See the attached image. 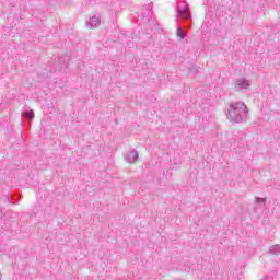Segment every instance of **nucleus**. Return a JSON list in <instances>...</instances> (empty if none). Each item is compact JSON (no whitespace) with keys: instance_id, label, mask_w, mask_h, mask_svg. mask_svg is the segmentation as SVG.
<instances>
[{"instance_id":"obj_1","label":"nucleus","mask_w":280,"mask_h":280,"mask_svg":"<svg viewBox=\"0 0 280 280\" xmlns=\"http://www.w3.org/2000/svg\"><path fill=\"white\" fill-rule=\"evenodd\" d=\"M226 117L234 124H242L248 119V107L244 102H232L228 109Z\"/></svg>"},{"instance_id":"obj_2","label":"nucleus","mask_w":280,"mask_h":280,"mask_svg":"<svg viewBox=\"0 0 280 280\" xmlns=\"http://www.w3.org/2000/svg\"><path fill=\"white\" fill-rule=\"evenodd\" d=\"M177 14L182 21L191 22V11H189V5L185 2L177 8Z\"/></svg>"},{"instance_id":"obj_3","label":"nucleus","mask_w":280,"mask_h":280,"mask_svg":"<svg viewBox=\"0 0 280 280\" xmlns=\"http://www.w3.org/2000/svg\"><path fill=\"white\" fill-rule=\"evenodd\" d=\"M250 86V81L246 79H238L234 82L235 91H244V89H248Z\"/></svg>"},{"instance_id":"obj_4","label":"nucleus","mask_w":280,"mask_h":280,"mask_svg":"<svg viewBox=\"0 0 280 280\" xmlns=\"http://www.w3.org/2000/svg\"><path fill=\"white\" fill-rule=\"evenodd\" d=\"M138 18L144 21V23H149L150 19H152V11H150V9L148 8L142 9L141 12L138 14Z\"/></svg>"},{"instance_id":"obj_5","label":"nucleus","mask_w":280,"mask_h":280,"mask_svg":"<svg viewBox=\"0 0 280 280\" xmlns=\"http://www.w3.org/2000/svg\"><path fill=\"white\" fill-rule=\"evenodd\" d=\"M102 23V19H100L97 15H94L90 18V21L86 22V27H90V30H93V27H97Z\"/></svg>"},{"instance_id":"obj_6","label":"nucleus","mask_w":280,"mask_h":280,"mask_svg":"<svg viewBox=\"0 0 280 280\" xmlns=\"http://www.w3.org/2000/svg\"><path fill=\"white\" fill-rule=\"evenodd\" d=\"M137 159H139V153L136 150L130 151L125 156V161H127V163H137Z\"/></svg>"},{"instance_id":"obj_7","label":"nucleus","mask_w":280,"mask_h":280,"mask_svg":"<svg viewBox=\"0 0 280 280\" xmlns=\"http://www.w3.org/2000/svg\"><path fill=\"white\" fill-rule=\"evenodd\" d=\"M280 254V244L273 245L269 248V255H279Z\"/></svg>"},{"instance_id":"obj_8","label":"nucleus","mask_w":280,"mask_h":280,"mask_svg":"<svg viewBox=\"0 0 280 280\" xmlns=\"http://www.w3.org/2000/svg\"><path fill=\"white\" fill-rule=\"evenodd\" d=\"M176 34H177L178 38H180V40H183L187 37V33H185V31H183V27H177Z\"/></svg>"},{"instance_id":"obj_9","label":"nucleus","mask_w":280,"mask_h":280,"mask_svg":"<svg viewBox=\"0 0 280 280\" xmlns=\"http://www.w3.org/2000/svg\"><path fill=\"white\" fill-rule=\"evenodd\" d=\"M23 116L28 119V121H32V119H34V110H27L23 113Z\"/></svg>"},{"instance_id":"obj_10","label":"nucleus","mask_w":280,"mask_h":280,"mask_svg":"<svg viewBox=\"0 0 280 280\" xmlns=\"http://www.w3.org/2000/svg\"><path fill=\"white\" fill-rule=\"evenodd\" d=\"M267 199L261 197H255V205H262V207H266Z\"/></svg>"},{"instance_id":"obj_11","label":"nucleus","mask_w":280,"mask_h":280,"mask_svg":"<svg viewBox=\"0 0 280 280\" xmlns=\"http://www.w3.org/2000/svg\"><path fill=\"white\" fill-rule=\"evenodd\" d=\"M189 27H191V24L186 25L185 30H189Z\"/></svg>"},{"instance_id":"obj_12","label":"nucleus","mask_w":280,"mask_h":280,"mask_svg":"<svg viewBox=\"0 0 280 280\" xmlns=\"http://www.w3.org/2000/svg\"><path fill=\"white\" fill-rule=\"evenodd\" d=\"M5 200H8V202H10V197H5Z\"/></svg>"}]
</instances>
